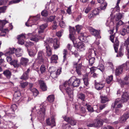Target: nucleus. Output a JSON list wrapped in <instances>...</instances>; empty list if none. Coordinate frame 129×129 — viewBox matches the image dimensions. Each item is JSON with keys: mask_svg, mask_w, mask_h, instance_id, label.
I'll return each instance as SVG.
<instances>
[{"mask_svg": "<svg viewBox=\"0 0 129 129\" xmlns=\"http://www.w3.org/2000/svg\"><path fill=\"white\" fill-rule=\"evenodd\" d=\"M127 63H125L119 66L116 69L115 73L116 75L118 76L122 73V70L124 69H126L127 70L126 68L127 66Z\"/></svg>", "mask_w": 129, "mask_h": 129, "instance_id": "3", "label": "nucleus"}, {"mask_svg": "<svg viewBox=\"0 0 129 129\" xmlns=\"http://www.w3.org/2000/svg\"><path fill=\"white\" fill-rule=\"evenodd\" d=\"M10 64L11 65H13L14 67H16V60H14L13 61H12L10 62Z\"/></svg>", "mask_w": 129, "mask_h": 129, "instance_id": "57", "label": "nucleus"}, {"mask_svg": "<svg viewBox=\"0 0 129 129\" xmlns=\"http://www.w3.org/2000/svg\"><path fill=\"white\" fill-rule=\"evenodd\" d=\"M83 80L85 85L86 86H87L89 84L87 75L85 76V77L83 78Z\"/></svg>", "mask_w": 129, "mask_h": 129, "instance_id": "37", "label": "nucleus"}, {"mask_svg": "<svg viewBox=\"0 0 129 129\" xmlns=\"http://www.w3.org/2000/svg\"><path fill=\"white\" fill-rule=\"evenodd\" d=\"M26 46H32L34 45V43H33L29 41L26 42Z\"/></svg>", "mask_w": 129, "mask_h": 129, "instance_id": "61", "label": "nucleus"}, {"mask_svg": "<svg viewBox=\"0 0 129 129\" xmlns=\"http://www.w3.org/2000/svg\"><path fill=\"white\" fill-rule=\"evenodd\" d=\"M40 71L42 73H44L46 71V68L45 66L44 65L41 66L40 68Z\"/></svg>", "mask_w": 129, "mask_h": 129, "instance_id": "43", "label": "nucleus"}, {"mask_svg": "<svg viewBox=\"0 0 129 129\" xmlns=\"http://www.w3.org/2000/svg\"><path fill=\"white\" fill-rule=\"evenodd\" d=\"M121 102H122L120 99H116L114 103L112 104V107L114 108L115 107L116 105L119 103H121Z\"/></svg>", "mask_w": 129, "mask_h": 129, "instance_id": "28", "label": "nucleus"}, {"mask_svg": "<svg viewBox=\"0 0 129 129\" xmlns=\"http://www.w3.org/2000/svg\"><path fill=\"white\" fill-rule=\"evenodd\" d=\"M115 37V34L111 35L110 36V39L111 41L113 43H114V39Z\"/></svg>", "mask_w": 129, "mask_h": 129, "instance_id": "59", "label": "nucleus"}, {"mask_svg": "<svg viewBox=\"0 0 129 129\" xmlns=\"http://www.w3.org/2000/svg\"><path fill=\"white\" fill-rule=\"evenodd\" d=\"M126 29L123 28L120 31V34L123 36H124L127 33Z\"/></svg>", "mask_w": 129, "mask_h": 129, "instance_id": "38", "label": "nucleus"}, {"mask_svg": "<svg viewBox=\"0 0 129 129\" xmlns=\"http://www.w3.org/2000/svg\"><path fill=\"white\" fill-rule=\"evenodd\" d=\"M25 36L24 35L22 34L18 36V43L21 45H22L24 43V40L23 39L25 38Z\"/></svg>", "mask_w": 129, "mask_h": 129, "instance_id": "11", "label": "nucleus"}, {"mask_svg": "<svg viewBox=\"0 0 129 129\" xmlns=\"http://www.w3.org/2000/svg\"><path fill=\"white\" fill-rule=\"evenodd\" d=\"M59 25L62 28L65 27L66 26L65 22L63 21H62L60 22Z\"/></svg>", "mask_w": 129, "mask_h": 129, "instance_id": "53", "label": "nucleus"}, {"mask_svg": "<svg viewBox=\"0 0 129 129\" xmlns=\"http://www.w3.org/2000/svg\"><path fill=\"white\" fill-rule=\"evenodd\" d=\"M8 21L6 19L1 20L0 24V31H1V33H4L5 34H8L9 31V29H12L13 28V26L11 24H10L8 28L4 29L3 27L4 26L6 23H8Z\"/></svg>", "mask_w": 129, "mask_h": 129, "instance_id": "2", "label": "nucleus"}, {"mask_svg": "<svg viewBox=\"0 0 129 129\" xmlns=\"http://www.w3.org/2000/svg\"><path fill=\"white\" fill-rule=\"evenodd\" d=\"M82 27L81 25H78L76 26V31L78 33H79L80 29L82 28Z\"/></svg>", "mask_w": 129, "mask_h": 129, "instance_id": "54", "label": "nucleus"}, {"mask_svg": "<svg viewBox=\"0 0 129 129\" xmlns=\"http://www.w3.org/2000/svg\"><path fill=\"white\" fill-rule=\"evenodd\" d=\"M44 55V53L42 51H40L38 52L37 57L36 59L38 63L41 64L43 63L44 61L43 57Z\"/></svg>", "mask_w": 129, "mask_h": 129, "instance_id": "4", "label": "nucleus"}, {"mask_svg": "<svg viewBox=\"0 0 129 129\" xmlns=\"http://www.w3.org/2000/svg\"><path fill=\"white\" fill-rule=\"evenodd\" d=\"M63 30H60L57 33L56 35L58 37H61L62 36V34L63 33Z\"/></svg>", "mask_w": 129, "mask_h": 129, "instance_id": "51", "label": "nucleus"}, {"mask_svg": "<svg viewBox=\"0 0 129 129\" xmlns=\"http://www.w3.org/2000/svg\"><path fill=\"white\" fill-rule=\"evenodd\" d=\"M80 83L79 79L76 78L75 77H73L69 81H66L63 84L60 85V89L61 90H65L66 93L69 95L72 93V86L74 87L78 86Z\"/></svg>", "mask_w": 129, "mask_h": 129, "instance_id": "1", "label": "nucleus"}, {"mask_svg": "<svg viewBox=\"0 0 129 129\" xmlns=\"http://www.w3.org/2000/svg\"><path fill=\"white\" fill-rule=\"evenodd\" d=\"M74 49L73 50L71 51L72 52V54H74L76 57H78L79 56L78 53L77 51H74Z\"/></svg>", "mask_w": 129, "mask_h": 129, "instance_id": "55", "label": "nucleus"}, {"mask_svg": "<svg viewBox=\"0 0 129 129\" xmlns=\"http://www.w3.org/2000/svg\"><path fill=\"white\" fill-rule=\"evenodd\" d=\"M48 101L50 103H52L54 101V97L53 95H50L47 98Z\"/></svg>", "mask_w": 129, "mask_h": 129, "instance_id": "30", "label": "nucleus"}, {"mask_svg": "<svg viewBox=\"0 0 129 129\" xmlns=\"http://www.w3.org/2000/svg\"><path fill=\"white\" fill-rule=\"evenodd\" d=\"M85 95L82 93H80L78 95V99L81 100L83 101H85Z\"/></svg>", "mask_w": 129, "mask_h": 129, "instance_id": "34", "label": "nucleus"}, {"mask_svg": "<svg viewBox=\"0 0 129 129\" xmlns=\"http://www.w3.org/2000/svg\"><path fill=\"white\" fill-rule=\"evenodd\" d=\"M27 51L29 54L30 56H34L36 54V52L33 49H27Z\"/></svg>", "mask_w": 129, "mask_h": 129, "instance_id": "27", "label": "nucleus"}, {"mask_svg": "<svg viewBox=\"0 0 129 129\" xmlns=\"http://www.w3.org/2000/svg\"><path fill=\"white\" fill-rule=\"evenodd\" d=\"M70 34H74L75 33V28H71L70 29Z\"/></svg>", "mask_w": 129, "mask_h": 129, "instance_id": "56", "label": "nucleus"}, {"mask_svg": "<svg viewBox=\"0 0 129 129\" xmlns=\"http://www.w3.org/2000/svg\"><path fill=\"white\" fill-rule=\"evenodd\" d=\"M48 26V24L47 23H45L42 25L40 26V28L41 29L44 30Z\"/></svg>", "mask_w": 129, "mask_h": 129, "instance_id": "49", "label": "nucleus"}, {"mask_svg": "<svg viewBox=\"0 0 129 129\" xmlns=\"http://www.w3.org/2000/svg\"><path fill=\"white\" fill-rule=\"evenodd\" d=\"M16 50L14 48H10L7 50L6 51L5 55L6 56H8L14 53V50Z\"/></svg>", "mask_w": 129, "mask_h": 129, "instance_id": "21", "label": "nucleus"}, {"mask_svg": "<svg viewBox=\"0 0 129 129\" xmlns=\"http://www.w3.org/2000/svg\"><path fill=\"white\" fill-rule=\"evenodd\" d=\"M97 69L100 70L101 71L103 72L104 70V67L103 64H99L98 67Z\"/></svg>", "mask_w": 129, "mask_h": 129, "instance_id": "46", "label": "nucleus"}, {"mask_svg": "<svg viewBox=\"0 0 129 129\" xmlns=\"http://www.w3.org/2000/svg\"><path fill=\"white\" fill-rule=\"evenodd\" d=\"M28 85V83L27 82H22L20 83V86H21L22 88H24Z\"/></svg>", "mask_w": 129, "mask_h": 129, "instance_id": "40", "label": "nucleus"}, {"mask_svg": "<svg viewBox=\"0 0 129 129\" xmlns=\"http://www.w3.org/2000/svg\"><path fill=\"white\" fill-rule=\"evenodd\" d=\"M84 47V43L82 42H79L77 45V48L80 49L83 48Z\"/></svg>", "mask_w": 129, "mask_h": 129, "instance_id": "39", "label": "nucleus"}, {"mask_svg": "<svg viewBox=\"0 0 129 129\" xmlns=\"http://www.w3.org/2000/svg\"><path fill=\"white\" fill-rule=\"evenodd\" d=\"M86 59L89 61V65L92 66L95 62V59L94 57H92L90 55L86 57Z\"/></svg>", "mask_w": 129, "mask_h": 129, "instance_id": "17", "label": "nucleus"}, {"mask_svg": "<svg viewBox=\"0 0 129 129\" xmlns=\"http://www.w3.org/2000/svg\"><path fill=\"white\" fill-rule=\"evenodd\" d=\"M45 47L46 49V56L49 57L52 55V50L49 45H46Z\"/></svg>", "mask_w": 129, "mask_h": 129, "instance_id": "14", "label": "nucleus"}, {"mask_svg": "<svg viewBox=\"0 0 129 129\" xmlns=\"http://www.w3.org/2000/svg\"><path fill=\"white\" fill-rule=\"evenodd\" d=\"M46 123L47 125L50 126L51 127L56 125L55 121L54 118H52L50 121H49V118L47 119L46 120Z\"/></svg>", "mask_w": 129, "mask_h": 129, "instance_id": "10", "label": "nucleus"}, {"mask_svg": "<svg viewBox=\"0 0 129 129\" xmlns=\"http://www.w3.org/2000/svg\"><path fill=\"white\" fill-rule=\"evenodd\" d=\"M38 82L40 87L41 90L43 91H46L47 90V87L44 81L41 79L38 80Z\"/></svg>", "mask_w": 129, "mask_h": 129, "instance_id": "6", "label": "nucleus"}, {"mask_svg": "<svg viewBox=\"0 0 129 129\" xmlns=\"http://www.w3.org/2000/svg\"><path fill=\"white\" fill-rule=\"evenodd\" d=\"M128 117V114H124L120 118V120L122 122L125 121Z\"/></svg>", "mask_w": 129, "mask_h": 129, "instance_id": "24", "label": "nucleus"}, {"mask_svg": "<svg viewBox=\"0 0 129 129\" xmlns=\"http://www.w3.org/2000/svg\"><path fill=\"white\" fill-rule=\"evenodd\" d=\"M55 16H51L50 17L47 18V22H51L53 21L55 18Z\"/></svg>", "mask_w": 129, "mask_h": 129, "instance_id": "41", "label": "nucleus"}, {"mask_svg": "<svg viewBox=\"0 0 129 129\" xmlns=\"http://www.w3.org/2000/svg\"><path fill=\"white\" fill-rule=\"evenodd\" d=\"M53 47L54 49H56L59 47V43H58V40L56 39H55L54 40Z\"/></svg>", "mask_w": 129, "mask_h": 129, "instance_id": "26", "label": "nucleus"}, {"mask_svg": "<svg viewBox=\"0 0 129 129\" xmlns=\"http://www.w3.org/2000/svg\"><path fill=\"white\" fill-rule=\"evenodd\" d=\"M64 120L71 125H75L76 124L77 122L76 120L74 119L71 117H69L67 116H65L63 117Z\"/></svg>", "mask_w": 129, "mask_h": 129, "instance_id": "5", "label": "nucleus"}, {"mask_svg": "<svg viewBox=\"0 0 129 129\" xmlns=\"http://www.w3.org/2000/svg\"><path fill=\"white\" fill-rule=\"evenodd\" d=\"M51 63H55L57 62V60L58 59V57L57 55H53L51 57Z\"/></svg>", "mask_w": 129, "mask_h": 129, "instance_id": "22", "label": "nucleus"}, {"mask_svg": "<svg viewBox=\"0 0 129 129\" xmlns=\"http://www.w3.org/2000/svg\"><path fill=\"white\" fill-rule=\"evenodd\" d=\"M113 79V76L111 75L108 76L106 79V82L108 84L111 83Z\"/></svg>", "mask_w": 129, "mask_h": 129, "instance_id": "35", "label": "nucleus"}, {"mask_svg": "<svg viewBox=\"0 0 129 129\" xmlns=\"http://www.w3.org/2000/svg\"><path fill=\"white\" fill-rule=\"evenodd\" d=\"M129 96L126 92H123L121 100L122 102H127L129 98Z\"/></svg>", "mask_w": 129, "mask_h": 129, "instance_id": "16", "label": "nucleus"}, {"mask_svg": "<svg viewBox=\"0 0 129 129\" xmlns=\"http://www.w3.org/2000/svg\"><path fill=\"white\" fill-rule=\"evenodd\" d=\"M95 87L97 90H100L103 88L104 85L101 83H98L95 81Z\"/></svg>", "mask_w": 129, "mask_h": 129, "instance_id": "13", "label": "nucleus"}, {"mask_svg": "<svg viewBox=\"0 0 129 129\" xmlns=\"http://www.w3.org/2000/svg\"><path fill=\"white\" fill-rule=\"evenodd\" d=\"M68 49L71 52L74 49H76L75 47H72L70 44H68L67 46Z\"/></svg>", "mask_w": 129, "mask_h": 129, "instance_id": "48", "label": "nucleus"}, {"mask_svg": "<svg viewBox=\"0 0 129 129\" xmlns=\"http://www.w3.org/2000/svg\"><path fill=\"white\" fill-rule=\"evenodd\" d=\"M78 38L80 41L83 42H84V35L83 34H82Z\"/></svg>", "mask_w": 129, "mask_h": 129, "instance_id": "52", "label": "nucleus"}, {"mask_svg": "<svg viewBox=\"0 0 129 129\" xmlns=\"http://www.w3.org/2000/svg\"><path fill=\"white\" fill-rule=\"evenodd\" d=\"M6 8L7 7L6 6H4L2 7H0V13H5L6 9Z\"/></svg>", "mask_w": 129, "mask_h": 129, "instance_id": "50", "label": "nucleus"}, {"mask_svg": "<svg viewBox=\"0 0 129 129\" xmlns=\"http://www.w3.org/2000/svg\"><path fill=\"white\" fill-rule=\"evenodd\" d=\"M28 74H26V72H25L23 73L22 76L20 78L21 79H23L26 80L28 78Z\"/></svg>", "mask_w": 129, "mask_h": 129, "instance_id": "36", "label": "nucleus"}, {"mask_svg": "<svg viewBox=\"0 0 129 129\" xmlns=\"http://www.w3.org/2000/svg\"><path fill=\"white\" fill-rule=\"evenodd\" d=\"M107 6V3L105 2L102 4L100 6V9L101 10H105Z\"/></svg>", "mask_w": 129, "mask_h": 129, "instance_id": "42", "label": "nucleus"}, {"mask_svg": "<svg viewBox=\"0 0 129 129\" xmlns=\"http://www.w3.org/2000/svg\"><path fill=\"white\" fill-rule=\"evenodd\" d=\"M90 30L91 34L92 35L95 36H97L99 35V32L97 30L91 28L90 29Z\"/></svg>", "mask_w": 129, "mask_h": 129, "instance_id": "23", "label": "nucleus"}, {"mask_svg": "<svg viewBox=\"0 0 129 129\" xmlns=\"http://www.w3.org/2000/svg\"><path fill=\"white\" fill-rule=\"evenodd\" d=\"M85 106H86V108L88 111L91 112H93L94 111V110L92 107L91 105L88 104H86Z\"/></svg>", "mask_w": 129, "mask_h": 129, "instance_id": "32", "label": "nucleus"}, {"mask_svg": "<svg viewBox=\"0 0 129 129\" xmlns=\"http://www.w3.org/2000/svg\"><path fill=\"white\" fill-rule=\"evenodd\" d=\"M28 61L29 59H28L22 57L20 59V63L24 66H26L27 65Z\"/></svg>", "mask_w": 129, "mask_h": 129, "instance_id": "12", "label": "nucleus"}, {"mask_svg": "<svg viewBox=\"0 0 129 129\" xmlns=\"http://www.w3.org/2000/svg\"><path fill=\"white\" fill-rule=\"evenodd\" d=\"M129 44V38H128L127 40L125 41L124 43V45L126 46H128Z\"/></svg>", "mask_w": 129, "mask_h": 129, "instance_id": "60", "label": "nucleus"}, {"mask_svg": "<svg viewBox=\"0 0 129 129\" xmlns=\"http://www.w3.org/2000/svg\"><path fill=\"white\" fill-rule=\"evenodd\" d=\"M94 127H100L103 125V123L102 120L96 119L94 121Z\"/></svg>", "mask_w": 129, "mask_h": 129, "instance_id": "18", "label": "nucleus"}, {"mask_svg": "<svg viewBox=\"0 0 129 129\" xmlns=\"http://www.w3.org/2000/svg\"><path fill=\"white\" fill-rule=\"evenodd\" d=\"M80 111L83 114H85L86 112V109L83 107H82L80 109Z\"/></svg>", "mask_w": 129, "mask_h": 129, "instance_id": "58", "label": "nucleus"}, {"mask_svg": "<svg viewBox=\"0 0 129 129\" xmlns=\"http://www.w3.org/2000/svg\"><path fill=\"white\" fill-rule=\"evenodd\" d=\"M119 41L118 40L117 37L115 38V41L114 43V48L115 52H117L118 51V48L119 45Z\"/></svg>", "mask_w": 129, "mask_h": 129, "instance_id": "19", "label": "nucleus"}, {"mask_svg": "<svg viewBox=\"0 0 129 129\" xmlns=\"http://www.w3.org/2000/svg\"><path fill=\"white\" fill-rule=\"evenodd\" d=\"M54 68L53 67L50 68L49 69V71L50 72V73L49 72H48L47 73H48V74H49L50 76L53 78H54L57 77L56 74L55 73V70H54Z\"/></svg>", "mask_w": 129, "mask_h": 129, "instance_id": "15", "label": "nucleus"}, {"mask_svg": "<svg viewBox=\"0 0 129 129\" xmlns=\"http://www.w3.org/2000/svg\"><path fill=\"white\" fill-rule=\"evenodd\" d=\"M41 14L43 16L46 17L48 15V12L46 10H45L42 11Z\"/></svg>", "mask_w": 129, "mask_h": 129, "instance_id": "47", "label": "nucleus"}, {"mask_svg": "<svg viewBox=\"0 0 129 129\" xmlns=\"http://www.w3.org/2000/svg\"><path fill=\"white\" fill-rule=\"evenodd\" d=\"M69 37L70 39L73 42L74 45L76 43V39L74 35V34H70Z\"/></svg>", "mask_w": 129, "mask_h": 129, "instance_id": "29", "label": "nucleus"}, {"mask_svg": "<svg viewBox=\"0 0 129 129\" xmlns=\"http://www.w3.org/2000/svg\"><path fill=\"white\" fill-rule=\"evenodd\" d=\"M123 24V22L121 20L119 21L117 23L116 26V30L118 29V27L119 26H120Z\"/></svg>", "mask_w": 129, "mask_h": 129, "instance_id": "45", "label": "nucleus"}, {"mask_svg": "<svg viewBox=\"0 0 129 129\" xmlns=\"http://www.w3.org/2000/svg\"><path fill=\"white\" fill-rule=\"evenodd\" d=\"M29 89L33 93V95L35 96H36L39 93L38 90L35 88L33 87V84L29 83Z\"/></svg>", "mask_w": 129, "mask_h": 129, "instance_id": "8", "label": "nucleus"}, {"mask_svg": "<svg viewBox=\"0 0 129 129\" xmlns=\"http://www.w3.org/2000/svg\"><path fill=\"white\" fill-rule=\"evenodd\" d=\"M123 13H118L116 15V17L115 18V20L116 21H119L123 16Z\"/></svg>", "mask_w": 129, "mask_h": 129, "instance_id": "25", "label": "nucleus"}, {"mask_svg": "<svg viewBox=\"0 0 129 129\" xmlns=\"http://www.w3.org/2000/svg\"><path fill=\"white\" fill-rule=\"evenodd\" d=\"M3 74L7 79H10L11 78V73L9 70H6L4 71Z\"/></svg>", "mask_w": 129, "mask_h": 129, "instance_id": "20", "label": "nucleus"}, {"mask_svg": "<svg viewBox=\"0 0 129 129\" xmlns=\"http://www.w3.org/2000/svg\"><path fill=\"white\" fill-rule=\"evenodd\" d=\"M81 63L77 64V63H76L74 64L73 67L76 68V71L78 75H80L81 74Z\"/></svg>", "mask_w": 129, "mask_h": 129, "instance_id": "9", "label": "nucleus"}, {"mask_svg": "<svg viewBox=\"0 0 129 129\" xmlns=\"http://www.w3.org/2000/svg\"><path fill=\"white\" fill-rule=\"evenodd\" d=\"M101 102L102 103H104L108 101V99L106 96H101Z\"/></svg>", "mask_w": 129, "mask_h": 129, "instance_id": "33", "label": "nucleus"}, {"mask_svg": "<svg viewBox=\"0 0 129 129\" xmlns=\"http://www.w3.org/2000/svg\"><path fill=\"white\" fill-rule=\"evenodd\" d=\"M30 39L31 41L35 42H38L39 39V37L37 35L32 36L30 38Z\"/></svg>", "mask_w": 129, "mask_h": 129, "instance_id": "31", "label": "nucleus"}, {"mask_svg": "<svg viewBox=\"0 0 129 129\" xmlns=\"http://www.w3.org/2000/svg\"><path fill=\"white\" fill-rule=\"evenodd\" d=\"M46 108L45 106L42 107L41 108L40 111L39 112L40 115L39 117L40 119L44 120V117L45 115V110Z\"/></svg>", "mask_w": 129, "mask_h": 129, "instance_id": "7", "label": "nucleus"}, {"mask_svg": "<svg viewBox=\"0 0 129 129\" xmlns=\"http://www.w3.org/2000/svg\"><path fill=\"white\" fill-rule=\"evenodd\" d=\"M88 16L89 19H91L93 18L95 16L92 13L88 14Z\"/></svg>", "mask_w": 129, "mask_h": 129, "instance_id": "63", "label": "nucleus"}, {"mask_svg": "<svg viewBox=\"0 0 129 129\" xmlns=\"http://www.w3.org/2000/svg\"><path fill=\"white\" fill-rule=\"evenodd\" d=\"M107 64L109 65V66L112 68H113V65L112 62H107Z\"/></svg>", "mask_w": 129, "mask_h": 129, "instance_id": "64", "label": "nucleus"}, {"mask_svg": "<svg viewBox=\"0 0 129 129\" xmlns=\"http://www.w3.org/2000/svg\"><path fill=\"white\" fill-rule=\"evenodd\" d=\"M46 41L48 43H51L53 42V39L52 38H48L47 40Z\"/></svg>", "mask_w": 129, "mask_h": 129, "instance_id": "62", "label": "nucleus"}, {"mask_svg": "<svg viewBox=\"0 0 129 129\" xmlns=\"http://www.w3.org/2000/svg\"><path fill=\"white\" fill-rule=\"evenodd\" d=\"M99 10L98 8L96 9L93 10L92 11V13L95 16L96 15H98L99 13Z\"/></svg>", "mask_w": 129, "mask_h": 129, "instance_id": "44", "label": "nucleus"}]
</instances>
